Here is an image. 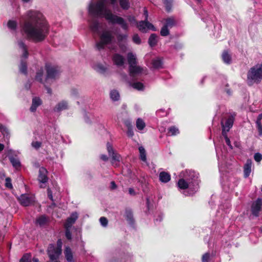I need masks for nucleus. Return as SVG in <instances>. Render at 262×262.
Instances as JSON below:
<instances>
[{"mask_svg": "<svg viewBox=\"0 0 262 262\" xmlns=\"http://www.w3.org/2000/svg\"><path fill=\"white\" fill-rule=\"evenodd\" d=\"M21 31L28 40L35 42H41L49 34V25L41 12L30 10L26 13Z\"/></svg>", "mask_w": 262, "mask_h": 262, "instance_id": "obj_1", "label": "nucleus"}, {"mask_svg": "<svg viewBox=\"0 0 262 262\" xmlns=\"http://www.w3.org/2000/svg\"><path fill=\"white\" fill-rule=\"evenodd\" d=\"M117 0H99L96 4L91 3L89 6V13L94 17H104L109 23L120 25L124 30H127L128 26L125 20L112 13L108 8V5L111 4L115 7Z\"/></svg>", "mask_w": 262, "mask_h": 262, "instance_id": "obj_2", "label": "nucleus"}, {"mask_svg": "<svg viewBox=\"0 0 262 262\" xmlns=\"http://www.w3.org/2000/svg\"><path fill=\"white\" fill-rule=\"evenodd\" d=\"M180 179L177 185L180 189L187 190L183 193L185 195H192L199 189V174L193 170L186 169L179 174Z\"/></svg>", "mask_w": 262, "mask_h": 262, "instance_id": "obj_3", "label": "nucleus"}, {"mask_svg": "<svg viewBox=\"0 0 262 262\" xmlns=\"http://www.w3.org/2000/svg\"><path fill=\"white\" fill-rule=\"evenodd\" d=\"M90 28L93 32L99 34L100 40L96 43V47L98 49H104L106 46L111 45L115 42L114 32L108 29L103 30L100 32L102 25L97 20H94L91 22Z\"/></svg>", "mask_w": 262, "mask_h": 262, "instance_id": "obj_4", "label": "nucleus"}, {"mask_svg": "<svg viewBox=\"0 0 262 262\" xmlns=\"http://www.w3.org/2000/svg\"><path fill=\"white\" fill-rule=\"evenodd\" d=\"M262 79V63L257 64L251 68L247 74V81L249 84L258 83Z\"/></svg>", "mask_w": 262, "mask_h": 262, "instance_id": "obj_5", "label": "nucleus"}, {"mask_svg": "<svg viewBox=\"0 0 262 262\" xmlns=\"http://www.w3.org/2000/svg\"><path fill=\"white\" fill-rule=\"evenodd\" d=\"M46 70L47 71V76L46 81L52 82L58 76L59 73V68L51 63H48L46 64Z\"/></svg>", "mask_w": 262, "mask_h": 262, "instance_id": "obj_6", "label": "nucleus"}, {"mask_svg": "<svg viewBox=\"0 0 262 262\" xmlns=\"http://www.w3.org/2000/svg\"><path fill=\"white\" fill-rule=\"evenodd\" d=\"M48 254L51 261L57 259L61 254L60 249H57L55 246L52 244L49 245L48 249Z\"/></svg>", "mask_w": 262, "mask_h": 262, "instance_id": "obj_7", "label": "nucleus"}, {"mask_svg": "<svg viewBox=\"0 0 262 262\" xmlns=\"http://www.w3.org/2000/svg\"><path fill=\"white\" fill-rule=\"evenodd\" d=\"M69 107L70 105L68 101L66 100H62L55 105L53 108V111L56 113H60L63 111L68 110Z\"/></svg>", "mask_w": 262, "mask_h": 262, "instance_id": "obj_8", "label": "nucleus"}, {"mask_svg": "<svg viewBox=\"0 0 262 262\" xmlns=\"http://www.w3.org/2000/svg\"><path fill=\"white\" fill-rule=\"evenodd\" d=\"M106 147L109 156L112 157L113 164H115L116 166H118V164L117 163L115 164L114 162H119L121 159L120 156L114 151L112 145L110 143H107Z\"/></svg>", "mask_w": 262, "mask_h": 262, "instance_id": "obj_9", "label": "nucleus"}, {"mask_svg": "<svg viewBox=\"0 0 262 262\" xmlns=\"http://www.w3.org/2000/svg\"><path fill=\"white\" fill-rule=\"evenodd\" d=\"M137 26L140 31L143 32H145L149 30H156L155 27L151 24L146 20L141 21L137 25Z\"/></svg>", "mask_w": 262, "mask_h": 262, "instance_id": "obj_10", "label": "nucleus"}, {"mask_svg": "<svg viewBox=\"0 0 262 262\" xmlns=\"http://www.w3.org/2000/svg\"><path fill=\"white\" fill-rule=\"evenodd\" d=\"M19 203L24 206L30 205L34 201V197L27 194H21L19 198Z\"/></svg>", "mask_w": 262, "mask_h": 262, "instance_id": "obj_11", "label": "nucleus"}, {"mask_svg": "<svg viewBox=\"0 0 262 262\" xmlns=\"http://www.w3.org/2000/svg\"><path fill=\"white\" fill-rule=\"evenodd\" d=\"M17 45L18 48V49L21 51L22 53V58L26 59L28 57V47L25 43V41L23 40L19 39L17 41Z\"/></svg>", "mask_w": 262, "mask_h": 262, "instance_id": "obj_12", "label": "nucleus"}, {"mask_svg": "<svg viewBox=\"0 0 262 262\" xmlns=\"http://www.w3.org/2000/svg\"><path fill=\"white\" fill-rule=\"evenodd\" d=\"M261 205L262 200L260 199H258L255 202L253 203L251 207V211L253 215L255 216H258Z\"/></svg>", "mask_w": 262, "mask_h": 262, "instance_id": "obj_13", "label": "nucleus"}, {"mask_svg": "<svg viewBox=\"0 0 262 262\" xmlns=\"http://www.w3.org/2000/svg\"><path fill=\"white\" fill-rule=\"evenodd\" d=\"M47 173V171L45 168L41 167L39 168L38 179L39 182L41 183V184H40V187H44L45 186H43V185H45V184L47 182L48 180Z\"/></svg>", "mask_w": 262, "mask_h": 262, "instance_id": "obj_14", "label": "nucleus"}, {"mask_svg": "<svg viewBox=\"0 0 262 262\" xmlns=\"http://www.w3.org/2000/svg\"><path fill=\"white\" fill-rule=\"evenodd\" d=\"M233 123V118L232 117H230L228 118L226 121L225 124L223 122L222 123V134H225V133H227L230 128L232 126Z\"/></svg>", "mask_w": 262, "mask_h": 262, "instance_id": "obj_15", "label": "nucleus"}, {"mask_svg": "<svg viewBox=\"0 0 262 262\" xmlns=\"http://www.w3.org/2000/svg\"><path fill=\"white\" fill-rule=\"evenodd\" d=\"M78 217V215L77 212L72 213L70 216L67 219L64 224V228H71L73 224L75 223Z\"/></svg>", "mask_w": 262, "mask_h": 262, "instance_id": "obj_16", "label": "nucleus"}, {"mask_svg": "<svg viewBox=\"0 0 262 262\" xmlns=\"http://www.w3.org/2000/svg\"><path fill=\"white\" fill-rule=\"evenodd\" d=\"M64 254L68 262H75L73 253L72 249L69 247H66Z\"/></svg>", "mask_w": 262, "mask_h": 262, "instance_id": "obj_17", "label": "nucleus"}, {"mask_svg": "<svg viewBox=\"0 0 262 262\" xmlns=\"http://www.w3.org/2000/svg\"><path fill=\"white\" fill-rule=\"evenodd\" d=\"M42 104V101L40 98L35 97L32 99V105L30 110L31 112H35L37 108Z\"/></svg>", "mask_w": 262, "mask_h": 262, "instance_id": "obj_18", "label": "nucleus"}, {"mask_svg": "<svg viewBox=\"0 0 262 262\" xmlns=\"http://www.w3.org/2000/svg\"><path fill=\"white\" fill-rule=\"evenodd\" d=\"M114 63L117 66H122L124 63V58L119 54H115L113 57Z\"/></svg>", "mask_w": 262, "mask_h": 262, "instance_id": "obj_19", "label": "nucleus"}, {"mask_svg": "<svg viewBox=\"0 0 262 262\" xmlns=\"http://www.w3.org/2000/svg\"><path fill=\"white\" fill-rule=\"evenodd\" d=\"M35 80L43 84L45 86H46V82H47L46 81V78L43 79V70L42 69L39 70L37 72Z\"/></svg>", "mask_w": 262, "mask_h": 262, "instance_id": "obj_20", "label": "nucleus"}, {"mask_svg": "<svg viewBox=\"0 0 262 262\" xmlns=\"http://www.w3.org/2000/svg\"><path fill=\"white\" fill-rule=\"evenodd\" d=\"M252 161L248 160L244 166V172L245 178L249 176L251 172Z\"/></svg>", "mask_w": 262, "mask_h": 262, "instance_id": "obj_21", "label": "nucleus"}, {"mask_svg": "<svg viewBox=\"0 0 262 262\" xmlns=\"http://www.w3.org/2000/svg\"><path fill=\"white\" fill-rule=\"evenodd\" d=\"M9 159L13 167L15 169H18L20 168L21 166V163L18 158L14 157L13 156H9Z\"/></svg>", "mask_w": 262, "mask_h": 262, "instance_id": "obj_22", "label": "nucleus"}, {"mask_svg": "<svg viewBox=\"0 0 262 262\" xmlns=\"http://www.w3.org/2000/svg\"><path fill=\"white\" fill-rule=\"evenodd\" d=\"M127 58L128 60V64L129 65V68L133 67V66L136 65V56L135 54H133L132 52H129L127 54Z\"/></svg>", "mask_w": 262, "mask_h": 262, "instance_id": "obj_23", "label": "nucleus"}, {"mask_svg": "<svg viewBox=\"0 0 262 262\" xmlns=\"http://www.w3.org/2000/svg\"><path fill=\"white\" fill-rule=\"evenodd\" d=\"M142 69L136 65L129 68V72L131 76H135L141 73Z\"/></svg>", "mask_w": 262, "mask_h": 262, "instance_id": "obj_24", "label": "nucleus"}, {"mask_svg": "<svg viewBox=\"0 0 262 262\" xmlns=\"http://www.w3.org/2000/svg\"><path fill=\"white\" fill-rule=\"evenodd\" d=\"M159 179L163 183H167L170 180V175L165 171L161 172L159 174Z\"/></svg>", "mask_w": 262, "mask_h": 262, "instance_id": "obj_25", "label": "nucleus"}, {"mask_svg": "<svg viewBox=\"0 0 262 262\" xmlns=\"http://www.w3.org/2000/svg\"><path fill=\"white\" fill-rule=\"evenodd\" d=\"M69 96L73 99H76L79 98L80 93L78 89L76 88H72L69 92Z\"/></svg>", "mask_w": 262, "mask_h": 262, "instance_id": "obj_26", "label": "nucleus"}, {"mask_svg": "<svg viewBox=\"0 0 262 262\" xmlns=\"http://www.w3.org/2000/svg\"><path fill=\"white\" fill-rule=\"evenodd\" d=\"M152 67L155 69H159L162 67V62L160 57H156L152 60Z\"/></svg>", "mask_w": 262, "mask_h": 262, "instance_id": "obj_27", "label": "nucleus"}, {"mask_svg": "<svg viewBox=\"0 0 262 262\" xmlns=\"http://www.w3.org/2000/svg\"><path fill=\"white\" fill-rule=\"evenodd\" d=\"M49 219L45 215H41L37 218L36 224L40 226H44L48 222Z\"/></svg>", "mask_w": 262, "mask_h": 262, "instance_id": "obj_28", "label": "nucleus"}, {"mask_svg": "<svg viewBox=\"0 0 262 262\" xmlns=\"http://www.w3.org/2000/svg\"><path fill=\"white\" fill-rule=\"evenodd\" d=\"M111 99L114 101H118L120 99V94L118 91L116 90H111L110 93Z\"/></svg>", "mask_w": 262, "mask_h": 262, "instance_id": "obj_29", "label": "nucleus"}, {"mask_svg": "<svg viewBox=\"0 0 262 262\" xmlns=\"http://www.w3.org/2000/svg\"><path fill=\"white\" fill-rule=\"evenodd\" d=\"M222 59L225 63L230 64L231 62V55L229 53L225 51L222 54Z\"/></svg>", "mask_w": 262, "mask_h": 262, "instance_id": "obj_30", "label": "nucleus"}, {"mask_svg": "<svg viewBox=\"0 0 262 262\" xmlns=\"http://www.w3.org/2000/svg\"><path fill=\"white\" fill-rule=\"evenodd\" d=\"M158 36L155 34H152L148 39V43L151 47L156 46L158 41Z\"/></svg>", "mask_w": 262, "mask_h": 262, "instance_id": "obj_31", "label": "nucleus"}, {"mask_svg": "<svg viewBox=\"0 0 262 262\" xmlns=\"http://www.w3.org/2000/svg\"><path fill=\"white\" fill-rule=\"evenodd\" d=\"M95 70L100 73H104L106 70V67L102 64H97L93 67Z\"/></svg>", "mask_w": 262, "mask_h": 262, "instance_id": "obj_32", "label": "nucleus"}, {"mask_svg": "<svg viewBox=\"0 0 262 262\" xmlns=\"http://www.w3.org/2000/svg\"><path fill=\"white\" fill-rule=\"evenodd\" d=\"M120 7L124 10H127L130 7L129 0H119Z\"/></svg>", "mask_w": 262, "mask_h": 262, "instance_id": "obj_33", "label": "nucleus"}, {"mask_svg": "<svg viewBox=\"0 0 262 262\" xmlns=\"http://www.w3.org/2000/svg\"><path fill=\"white\" fill-rule=\"evenodd\" d=\"M139 150L140 152V157L142 161L143 162L146 161V155L144 148L142 146H140L139 148Z\"/></svg>", "mask_w": 262, "mask_h": 262, "instance_id": "obj_34", "label": "nucleus"}, {"mask_svg": "<svg viewBox=\"0 0 262 262\" xmlns=\"http://www.w3.org/2000/svg\"><path fill=\"white\" fill-rule=\"evenodd\" d=\"M145 126V123L144 121L141 119L138 118L136 121V127L139 130H142Z\"/></svg>", "mask_w": 262, "mask_h": 262, "instance_id": "obj_35", "label": "nucleus"}, {"mask_svg": "<svg viewBox=\"0 0 262 262\" xmlns=\"http://www.w3.org/2000/svg\"><path fill=\"white\" fill-rule=\"evenodd\" d=\"M17 26V23L16 21L13 20H10L7 24V26L11 30L14 31L16 30Z\"/></svg>", "mask_w": 262, "mask_h": 262, "instance_id": "obj_36", "label": "nucleus"}, {"mask_svg": "<svg viewBox=\"0 0 262 262\" xmlns=\"http://www.w3.org/2000/svg\"><path fill=\"white\" fill-rule=\"evenodd\" d=\"M168 134L169 136H176L179 134V129L175 126H171L169 128Z\"/></svg>", "mask_w": 262, "mask_h": 262, "instance_id": "obj_37", "label": "nucleus"}, {"mask_svg": "<svg viewBox=\"0 0 262 262\" xmlns=\"http://www.w3.org/2000/svg\"><path fill=\"white\" fill-rule=\"evenodd\" d=\"M131 86L137 90H143L144 89V85L141 82H135L133 83H130Z\"/></svg>", "mask_w": 262, "mask_h": 262, "instance_id": "obj_38", "label": "nucleus"}, {"mask_svg": "<svg viewBox=\"0 0 262 262\" xmlns=\"http://www.w3.org/2000/svg\"><path fill=\"white\" fill-rule=\"evenodd\" d=\"M20 71L26 74L27 73V65L26 61H24L23 59H21V63L19 66Z\"/></svg>", "mask_w": 262, "mask_h": 262, "instance_id": "obj_39", "label": "nucleus"}, {"mask_svg": "<svg viewBox=\"0 0 262 262\" xmlns=\"http://www.w3.org/2000/svg\"><path fill=\"white\" fill-rule=\"evenodd\" d=\"M160 34L163 36H167L169 34L168 28L167 26H164L161 30Z\"/></svg>", "mask_w": 262, "mask_h": 262, "instance_id": "obj_40", "label": "nucleus"}, {"mask_svg": "<svg viewBox=\"0 0 262 262\" xmlns=\"http://www.w3.org/2000/svg\"><path fill=\"white\" fill-rule=\"evenodd\" d=\"M174 24V20L172 18H169L166 20L165 25L164 26H167L168 28H171L173 26Z\"/></svg>", "mask_w": 262, "mask_h": 262, "instance_id": "obj_41", "label": "nucleus"}, {"mask_svg": "<svg viewBox=\"0 0 262 262\" xmlns=\"http://www.w3.org/2000/svg\"><path fill=\"white\" fill-rule=\"evenodd\" d=\"M256 124L257 130L258 131L259 135L261 136H262V124L261 123V122H259V121H256Z\"/></svg>", "mask_w": 262, "mask_h": 262, "instance_id": "obj_42", "label": "nucleus"}, {"mask_svg": "<svg viewBox=\"0 0 262 262\" xmlns=\"http://www.w3.org/2000/svg\"><path fill=\"white\" fill-rule=\"evenodd\" d=\"M19 262H30V256L29 254H26L20 259Z\"/></svg>", "mask_w": 262, "mask_h": 262, "instance_id": "obj_43", "label": "nucleus"}, {"mask_svg": "<svg viewBox=\"0 0 262 262\" xmlns=\"http://www.w3.org/2000/svg\"><path fill=\"white\" fill-rule=\"evenodd\" d=\"M99 221H100L101 225L103 227H106L107 226L108 221H107V219L106 217H101L100 218Z\"/></svg>", "mask_w": 262, "mask_h": 262, "instance_id": "obj_44", "label": "nucleus"}, {"mask_svg": "<svg viewBox=\"0 0 262 262\" xmlns=\"http://www.w3.org/2000/svg\"><path fill=\"white\" fill-rule=\"evenodd\" d=\"M0 130L4 136L8 135V130L7 128L2 125H0Z\"/></svg>", "mask_w": 262, "mask_h": 262, "instance_id": "obj_45", "label": "nucleus"}, {"mask_svg": "<svg viewBox=\"0 0 262 262\" xmlns=\"http://www.w3.org/2000/svg\"><path fill=\"white\" fill-rule=\"evenodd\" d=\"M133 41L136 44H140L141 43V39L137 34H135L133 37Z\"/></svg>", "mask_w": 262, "mask_h": 262, "instance_id": "obj_46", "label": "nucleus"}, {"mask_svg": "<svg viewBox=\"0 0 262 262\" xmlns=\"http://www.w3.org/2000/svg\"><path fill=\"white\" fill-rule=\"evenodd\" d=\"M127 37V35L120 34H118L117 36V39H118V41L120 42V41H122L126 39Z\"/></svg>", "mask_w": 262, "mask_h": 262, "instance_id": "obj_47", "label": "nucleus"}, {"mask_svg": "<svg viewBox=\"0 0 262 262\" xmlns=\"http://www.w3.org/2000/svg\"><path fill=\"white\" fill-rule=\"evenodd\" d=\"M71 228H65L66 229V236L68 239H72V233L70 231Z\"/></svg>", "mask_w": 262, "mask_h": 262, "instance_id": "obj_48", "label": "nucleus"}, {"mask_svg": "<svg viewBox=\"0 0 262 262\" xmlns=\"http://www.w3.org/2000/svg\"><path fill=\"white\" fill-rule=\"evenodd\" d=\"M172 1V0H164V4L167 11H169L170 9Z\"/></svg>", "mask_w": 262, "mask_h": 262, "instance_id": "obj_49", "label": "nucleus"}, {"mask_svg": "<svg viewBox=\"0 0 262 262\" xmlns=\"http://www.w3.org/2000/svg\"><path fill=\"white\" fill-rule=\"evenodd\" d=\"M227 133H225V134H222V135H223V136L224 137V138L225 139V141H226V144L229 146V147L231 149H232V145L231 144V142H230V139L227 137Z\"/></svg>", "mask_w": 262, "mask_h": 262, "instance_id": "obj_50", "label": "nucleus"}, {"mask_svg": "<svg viewBox=\"0 0 262 262\" xmlns=\"http://www.w3.org/2000/svg\"><path fill=\"white\" fill-rule=\"evenodd\" d=\"M128 21L130 23L131 25H137V22L135 17L133 16H128L127 17Z\"/></svg>", "mask_w": 262, "mask_h": 262, "instance_id": "obj_51", "label": "nucleus"}, {"mask_svg": "<svg viewBox=\"0 0 262 262\" xmlns=\"http://www.w3.org/2000/svg\"><path fill=\"white\" fill-rule=\"evenodd\" d=\"M5 185L8 188H10V189L12 188V185L11 184V179L10 178H7L6 179V184H5Z\"/></svg>", "mask_w": 262, "mask_h": 262, "instance_id": "obj_52", "label": "nucleus"}, {"mask_svg": "<svg viewBox=\"0 0 262 262\" xmlns=\"http://www.w3.org/2000/svg\"><path fill=\"white\" fill-rule=\"evenodd\" d=\"M210 255L209 253H206L202 256V262H209Z\"/></svg>", "mask_w": 262, "mask_h": 262, "instance_id": "obj_53", "label": "nucleus"}, {"mask_svg": "<svg viewBox=\"0 0 262 262\" xmlns=\"http://www.w3.org/2000/svg\"><path fill=\"white\" fill-rule=\"evenodd\" d=\"M41 145V143L38 141H34L32 143V146L35 149H38Z\"/></svg>", "mask_w": 262, "mask_h": 262, "instance_id": "obj_54", "label": "nucleus"}, {"mask_svg": "<svg viewBox=\"0 0 262 262\" xmlns=\"http://www.w3.org/2000/svg\"><path fill=\"white\" fill-rule=\"evenodd\" d=\"M254 160L256 162H260L262 159V155L259 153H256L254 156Z\"/></svg>", "mask_w": 262, "mask_h": 262, "instance_id": "obj_55", "label": "nucleus"}, {"mask_svg": "<svg viewBox=\"0 0 262 262\" xmlns=\"http://www.w3.org/2000/svg\"><path fill=\"white\" fill-rule=\"evenodd\" d=\"M62 244V243L61 240L58 239L57 242V246H55V248H57V249H60V250L61 251Z\"/></svg>", "mask_w": 262, "mask_h": 262, "instance_id": "obj_56", "label": "nucleus"}, {"mask_svg": "<svg viewBox=\"0 0 262 262\" xmlns=\"http://www.w3.org/2000/svg\"><path fill=\"white\" fill-rule=\"evenodd\" d=\"M51 82H52L47 81V82H46V86H45L47 91V93L50 95L52 94V90L48 86V84H50Z\"/></svg>", "mask_w": 262, "mask_h": 262, "instance_id": "obj_57", "label": "nucleus"}, {"mask_svg": "<svg viewBox=\"0 0 262 262\" xmlns=\"http://www.w3.org/2000/svg\"><path fill=\"white\" fill-rule=\"evenodd\" d=\"M127 134L129 137H132L134 135V132L133 129L129 127Z\"/></svg>", "mask_w": 262, "mask_h": 262, "instance_id": "obj_58", "label": "nucleus"}, {"mask_svg": "<svg viewBox=\"0 0 262 262\" xmlns=\"http://www.w3.org/2000/svg\"><path fill=\"white\" fill-rule=\"evenodd\" d=\"M48 197L49 198V199L50 200H51L52 201H53L52 193L50 188L48 189Z\"/></svg>", "mask_w": 262, "mask_h": 262, "instance_id": "obj_59", "label": "nucleus"}, {"mask_svg": "<svg viewBox=\"0 0 262 262\" xmlns=\"http://www.w3.org/2000/svg\"><path fill=\"white\" fill-rule=\"evenodd\" d=\"M128 192H129V193L132 195H134L136 194L134 189L132 188H129Z\"/></svg>", "mask_w": 262, "mask_h": 262, "instance_id": "obj_60", "label": "nucleus"}, {"mask_svg": "<svg viewBox=\"0 0 262 262\" xmlns=\"http://www.w3.org/2000/svg\"><path fill=\"white\" fill-rule=\"evenodd\" d=\"M144 15H145V20L146 21L148 17V11L145 8H144Z\"/></svg>", "mask_w": 262, "mask_h": 262, "instance_id": "obj_61", "label": "nucleus"}, {"mask_svg": "<svg viewBox=\"0 0 262 262\" xmlns=\"http://www.w3.org/2000/svg\"><path fill=\"white\" fill-rule=\"evenodd\" d=\"M117 187V186L115 184V183L114 181L111 182V188L112 189H114Z\"/></svg>", "mask_w": 262, "mask_h": 262, "instance_id": "obj_62", "label": "nucleus"}, {"mask_svg": "<svg viewBox=\"0 0 262 262\" xmlns=\"http://www.w3.org/2000/svg\"><path fill=\"white\" fill-rule=\"evenodd\" d=\"M101 159L104 161H106L108 160L107 157L104 155H102L101 156Z\"/></svg>", "mask_w": 262, "mask_h": 262, "instance_id": "obj_63", "label": "nucleus"}, {"mask_svg": "<svg viewBox=\"0 0 262 262\" xmlns=\"http://www.w3.org/2000/svg\"><path fill=\"white\" fill-rule=\"evenodd\" d=\"M261 119H262V113H261L260 114H259L258 115L256 121H259V122H260V120Z\"/></svg>", "mask_w": 262, "mask_h": 262, "instance_id": "obj_64", "label": "nucleus"}]
</instances>
